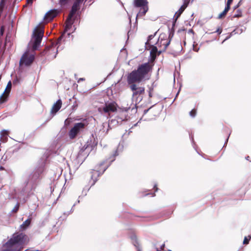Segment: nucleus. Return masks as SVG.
I'll return each instance as SVG.
<instances>
[{
  "label": "nucleus",
  "instance_id": "1",
  "mask_svg": "<svg viewBox=\"0 0 251 251\" xmlns=\"http://www.w3.org/2000/svg\"><path fill=\"white\" fill-rule=\"evenodd\" d=\"M152 67L153 65L150 62L143 63L139 65L136 70L132 71L128 75L127 82L133 92V99L137 100L140 96L145 94V87L138 86L136 83H139L144 80L149 79Z\"/></svg>",
  "mask_w": 251,
  "mask_h": 251
},
{
  "label": "nucleus",
  "instance_id": "2",
  "mask_svg": "<svg viewBox=\"0 0 251 251\" xmlns=\"http://www.w3.org/2000/svg\"><path fill=\"white\" fill-rule=\"evenodd\" d=\"M27 238V236L23 233L14 234L5 243L7 249L2 251H21L23 249Z\"/></svg>",
  "mask_w": 251,
  "mask_h": 251
},
{
  "label": "nucleus",
  "instance_id": "3",
  "mask_svg": "<svg viewBox=\"0 0 251 251\" xmlns=\"http://www.w3.org/2000/svg\"><path fill=\"white\" fill-rule=\"evenodd\" d=\"M43 35L44 30L42 28L37 27L34 29L33 32L34 41L32 46V49L33 50H35L38 49L41 44Z\"/></svg>",
  "mask_w": 251,
  "mask_h": 251
},
{
  "label": "nucleus",
  "instance_id": "4",
  "mask_svg": "<svg viewBox=\"0 0 251 251\" xmlns=\"http://www.w3.org/2000/svg\"><path fill=\"white\" fill-rule=\"evenodd\" d=\"M170 40L166 37L165 35L161 34L156 43L157 45L160 48L158 55H159L162 52L165 51L168 46L170 43Z\"/></svg>",
  "mask_w": 251,
  "mask_h": 251
},
{
  "label": "nucleus",
  "instance_id": "5",
  "mask_svg": "<svg viewBox=\"0 0 251 251\" xmlns=\"http://www.w3.org/2000/svg\"><path fill=\"white\" fill-rule=\"evenodd\" d=\"M107 167L104 165V162L100 163L95 167V169L92 170L91 172V178L96 181L97 178L101 174H103L106 170Z\"/></svg>",
  "mask_w": 251,
  "mask_h": 251
},
{
  "label": "nucleus",
  "instance_id": "6",
  "mask_svg": "<svg viewBox=\"0 0 251 251\" xmlns=\"http://www.w3.org/2000/svg\"><path fill=\"white\" fill-rule=\"evenodd\" d=\"M34 55L29 54L28 52H25L23 54L20 60V67H22L24 65L26 66H30L34 61Z\"/></svg>",
  "mask_w": 251,
  "mask_h": 251
},
{
  "label": "nucleus",
  "instance_id": "7",
  "mask_svg": "<svg viewBox=\"0 0 251 251\" xmlns=\"http://www.w3.org/2000/svg\"><path fill=\"white\" fill-rule=\"evenodd\" d=\"M85 126V124L83 123H78L75 124L69 132V137L73 139L77 136L81 129H83Z\"/></svg>",
  "mask_w": 251,
  "mask_h": 251
},
{
  "label": "nucleus",
  "instance_id": "8",
  "mask_svg": "<svg viewBox=\"0 0 251 251\" xmlns=\"http://www.w3.org/2000/svg\"><path fill=\"white\" fill-rule=\"evenodd\" d=\"M117 104L115 102H106L103 108H99L98 110L100 112L108 113L109 115L110 112H114L117 111Z\"/></svg>",
  "mask_w": 251,
  "mask_h": 251
},
{
  "label": "nucleus",
  "instance_id": "9",
  "mask_svg": "<svg viewBox=\"0 0 251 251\" xmlns=\"http://www.w3.org/2000/svg\"><path fill=\"white\" fill-rule=\"evenodd\" d=\"M72 18H69V16H68L65 23V26L64 32L58 38L57 42L56 43L57 44L60 43V42L62 40L65 33L68 31L72 28V25L73 24V22L72 21Z\"/></svg>",
  "mask_w": 251,
  "mask_h": 251
},
{
  "label": "nucleus",
  "instance_id": "10",
  "mask_svg": "<svg viewBox=\"0 0 251 251\" xmlns=\"http://www.w3.org/2000/svg\"><path fill=\"white\" fill-rule=\"evenodd\" d=\"M58 13L59 11L58 10L55 9H51L46 14L44 19L49 21H51L57 16Z\"/></svg>",
  "mask_w": 251,
  "mask_h": 251
},
{
  "label": "nucleus",
  "instance_id": "11",
  "mask_svg": "<svg viewBox=\"0 0 251 251\" xmlns=\"http://www.w3.org/2000/svg\"><path fill=\"white\" fill-rule=\"evenodd\" d=\"M54 48H53V44L52 43L50 46L46 47L44 50L40 52V55L41 56L49 55L51 54V52H54Z\"/></svg>",
  "mask_w": 251,
  "mask_h": 251
},
{
  "label": "nucleus",
  "instance_id": "12",
  "mask_svg": "<svg viewBox=\"0 0 251 251\" xmlns=\"http://www.w3.org/2000/svg\"><path fill=\"white\" fill-rule=\"evenodd\" d=\"M62 104V100H57V101L52 106L50 113L53 115L55 114L61 108Z\"/></svg>",
  "mask_w": 251,
  "mask_h": 251
},
{
  "label": "nucleus",
  "instance_id": "13",
  "mask_svg": "<svg viewBox=\"0 0 251 251\" xmlns=\"http://www.w3.org/2000/svg\"><path fill=\"white\" fill-rule=\"evenodd\" d=\"M134 5L136 7H142L148 5L147 0H134Z\"/></svg>",
  "mask_w": 251,
  "mask_h": 251
},
{
  "label": "nucleus",
  "instance_id": "14",
  "mask_svg": "<svg viewBox=\"0 0 251 251\" xmlns=\"http://www.w3.org/2000/svg\"><path fill=\"white\" fill-rule=\"evenodd\" d=\"M187 6L188 5L183 4L178 10L175 13V17L176 20H177L180 17Z\"/></svg>",
  "mask_w": 251,
  "mask_h": 251
},
{
  "label": "nucleus",
  "instance_id": "15",
  "mask_svg": "<svg viewBox=\"0 0 251 251\" xmlns=\"http://www.w3.org/2000/svg\"><path fill=\"white\" fill-rule=\"evenodd\" d=\"M148 10V5L140 7V10L137 14V17H143L145 15Z\"/></svg>",
  "mask_w": 251,
  "mask_h": 251
},
{
  "label": "nucleus",
  "instance_id": "16",
  "mask_svg": "<svg viewBox=\"0 0 251 251\" xmlns=\"http://www.w3.org/2000/svg\"><path fill=\"white\" fill-rule=\"evenodd\" d=\"M157 52L158 50L157 47L154 46H152L151 50V56L152 59L154 60L155 59Z\"/></svg>",
  "mask_w": 251,
  "mask_h": 251
},
{
  "label": "nucleus",
  "instance_id": "17",
  "mask_svg": "<svg viewBox=\"0 0 251 251\" xmlns=\"http://www.w3.org/2000/svg\"><path fill=\"white\" fill-rule=\"evenodd\" d=\"M229 9L228 6H226L224 10L219 15L218 18L221 19L225 18Z\"/></svg>",
  "mask_w": 251,
  "mask_h": 251
},
{
  "label": "nucleus",
  "instance_id": "18",
  "mask_svg": "<svg viewBox=\"0 0 251 251\" xmlns=\"http://www.w3.org/2000/svg\"><path fill=\"white\" fill-rule=\"evenodd\" d=\"M9 94L3 93L0 97V103H3L7 100Z\"/></svg>",
  "mask_w": 251,
  "mask_h": 251
},
{
  "label": "nucleus",
  "instance_id": "19",
  "mask_svg": "<svg viewBox=\"0 0 251 251\" xmlns=\"http://www.w3.org/2000/svg\"><path fill=\"white\" fill-rule=\"evenodd\" d=\"M31 219L30 218L27 219L25 220L23 224L21 226V227L23 229H25L30 224Z\"/></svg>",
  "mask_w": 251,
  "mask_h": 251
},
{
  "label": "nucleus",
  "instance_id": "20",
  "mask_svg": "<svg viewBox=\"0 0 251 251\" xmlns=\"http://www.w3.org/2000/svg\"><path fill=\"white\" fill-rule=\"evenodd\" d=\"M11 87H12L11 82L10 81H9L7 84V86L6 87V88L4 90V93L9 94L10 92L11 89Z\"/></svg>",
  "mask_w": 251,
  "mask_h": 251
},
{
  "label": "nucleus",
  "instance_id": "21",
  "mask_svg": "<svg viewBox=\"0 0 251 251\" xmlns=\"http://www.w3.org/2000/svg\"><path fill=\"white\" fill-rule=\"evenodd\" d=\"M251 239V236L249 235L248 237H245L243 241V244L247 245L249 244L250 240Z\"/></svg>",
  "mask_w": 251,
  "mask_h": 251
},
{
  "label": "nucleus",
  "instance_id": "22",
  "mask_svg": "<svg viewBox=\"0 0 251 251\" xmlns=\"http://www.w3.org/2000/svg\"><path fill=\"white\" fill-rule=\"evenodd\" d=\"M197 112V109L195 108H194L189 112V114H190V116L194 118L196 116Z\"/></svg>",
  "mask_w": 251,
  "mask_h": 251
},
{
  "label": "nucleus",
  "instance_id": "23",
  "mask_svg": "<svg viewBox=\"0 0 251 251\" xmlns=\"http://www.w3.org/2000/svg\"><path fill=\"white\" fill-rule=\"evenodd\" d=\"M156 32H155L153 35H150L149 36L148 40H147V42L146 43V45H150L151 41L154 37V36L156 34Z\"/></svg>",
  "mask_w": 251,
  "mask_h": 251
},
{
  "label": "nucleus",
  "instance_id": "24",
  "mask_svg": "<svg viewBox=\"0 0 251 251\" xmlns=\"http://www.w3.org/2000/svg\"><path fill=\"white\" fill-rule=\"evenodd\" d=\"M5 5V0H1L0 2V11L2 12Z\"/></svg>",
  "mask_w": 251,
  "mask_h": 251
},
{
  "label": "nucleus",
  "instance_id": "25",
  "mask_svg": "<svg viewBox=\"0 0 251 251\" xmlns=\"http://www.w3.org/2000/svg\"><path fill=\"white\" fill-rule=\"evenodd\" d=\"M20 204L19 203H17V204L15 206L14 208L12 209V212L14 213H16L19 208Z\"/></svg>",
  "mask_w": 251,
  "mask_h": 251
},
{
  "label": "nucleus",
  "instance_id": "26",
  "mask_svg": "<svg viewBox=\"0 0 251 251\" xmlns=\"http://www.w3.org/2000/svg\"><path fill=\"white\" fill-rule=\"evenodd\" d=\"M33 3V0H26V3L25 5L24 6V7L28 5H31Z\"/></svg>",
  "mask_w": 251,
  "mask_h": 251
},
{
  "label": "nucleus",
  "instance_id": "27",
  "mask_svg": "<svg viewBox=\"0 0 251 251\" xmlns=\"http://www.w3.org/2000/svg\"><path fill=\"white\" fill-rule=\"evenodd\" d=\"M222 32V29L219 27L215 31V32H217L218 34H220Z\"/></svg>",
  "mask_w": 251,
  "mask_h": 251
},
{
  "label": "nucleus",
  "instance_id": "28",
  "mask_svg": "<svg viewBox=\"0 0 251 251\" xmlns=\"http://www.w3.org/2000/svg\"><path fill=\"white\" fill-rule=\"evenodd\" d=\"M232 1L233 0H227L226 6H228V8H230V5L231 3L232 2Z\"/></svg>",
  "mask_w": 251,
  "mask_h": 251
},
{
  "label": "nucleus",
  "instance_id": "29",
  "mask_svg": "<svg viewBox=\"0 0 251 251\" xmlns=\"http://www.w3.org/2000/svg\"><path fill=\"white\" fill-rule=\"evenodd\" d=\"M165 247V244H163L159 249L157 248V250H156V251H161L162 250H164V248Z\"/></svg>",
  "mask_w": 251,
  "mask_h": 251
},
{
  "label": "nucleus",
  "instance_id": "30",
  "mask_svg": "<svg viewBox=\"0 0 251 251\" xmlns=\"http://www.w3.org/2000/svg\"><path fill=\"white\" fill-rule=\"evenodd\" d=\"M190 0H183V4L188 5Z\"/></svg>",
  "mask_w": 251,
  "mask_h": 251
},
{
  "label": "nucleus",
  "instance_id": "31",
  "mask_svg": "<svg viewBox=\"0 0 251 251\" xmlns=\"http://www.w3.org/2000/svg\"><path fill=\"white\" fill-rule=\"evenodd\" d=\"M153 91V89H150L149 93V96L150 98H151L152 97V91Z\"/></svg>",
  "mask_w": 251,
  "mask_h": 251
},
{
  "label": "nucleus",
  "instance_id": "32",
  "mask_svg": "<svg viewBox=\"0 0 251 251\" xmlns=\"http://www.w3.org/2000/svg\"><path fill=\"white\" fill-rule=\"evenodd\" d=\"M1 134L4 135H7L8 134V132L5 130H3L2 131H1Z\"/></svg>",
  "mask_w": 251,
  "mask_h": 251
},
{
  "label": "nucleus",
  "instance_id": "33",
  "mask_svg": "<svg viewBox=\"0 0 251 251\" xmlns=\"http://www.w3.org/2000/svg\"><path fill=\"white\" fill-rule=\"evenodd\" d=\"M151 109H152V107H151V108H150L149 109H147V110H145V113H146V112H148V111H149L151 110Z\"/></svg>",
  "mask_w": 251,
  "mask_h": 251
},
{
  "label": "nucleus",
  "instance_id": "34",
  "mask_svg": "<svg viewBox=\"0 0 251 251\" xmlns=\"http://www.w3.org/2000/svg\"><path fill=\"white\" fill-rule=\"evenodd\" d=\"M154 189L155 188V191H157L158 188L156 187V185H155V186H154Z\"/></svg>",
  "mask_w": 251,
  "mask_h": 251
},
{
  "label": "nucleus",
  "instance_id": "35",
  "mask_svg": "<svg viewBox=\"0 0 251 251\" xmlns=\"http://www.w3.org/2000/svg\"><path fill=\"white\" fill-rule=\"evenodd\" d=\"M3 169H4V168H3V167H2V166H0V170H3Z\"/></svg>",
  "mask_w": 251,
  "mask_h": 251
},
{
  "label": "nucleus",
  "instance_id": "36",
  "mask_svg": "<svg viewBox=\"0 0 251 251\" xmlns=\"http://www.w3.org/2000/svg\"><path fill=\"white\" fill-rule=\"evenodd\" d=\"M84 80V78H80V79H79V80L78 81V82H79L80 80Z\"/></svg>",
  "mask_w": 251,
  "mask_h": 251
},
{
  "label": "nucleus",
  "instance_id": "37",
  "mask_svg": "<svg viewBox=\"0 0 251 251\" xmlns=\"http://www.w3.org/2000/svg\"><path fill=\"white\" fill-rule=\"evenodd\" d=\"M142 97H141V98H140V100H142Z\"/></svg>",
  "mask_w": 251,
  "mask_h": 251
},
{
  "label": "nucleus",
  "instance_id": "38",
  "mask_svg": "<svg viewBox=\"0 0 251 251\" xmlns=\"http://www.w3.org/2000/svg\"><path fill=\"white\" fill-rule=\"evenodd\" d=\"M68 34V36H69L70 35V33H69Z\"/></svg>",
  "mask_w": 251,
  "mask_h": 251
}]
</instances>
